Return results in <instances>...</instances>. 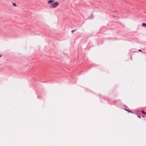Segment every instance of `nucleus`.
Masks as SVG:
<instances>
[{"label":"nucleus","instance_id":"obj_1","mask_svg":"<svg viewBox=\"0 0 146 146\" xmlns=\"http://www.w3.org/2000/svg\"><path fill=\"white\" fill-rule=\"evenodd\" d=\"M52 5L53 7L55 8L58 5V2H56L52 4Z\"/></svg>","mask_w":146,"mask_h":146},{"label":"nucleus","instance_id":"obj_2","mask_svg":"<svg viewBox=\"0 0 146 146\" xmlns=\"http://www.w3.org/2000/svg\"><path fill=\"white\" fill-rule=\"evenodd\" d=\"M54 1L52 0H50L48 2V4H51L54 2Z\"/></svg>","mask_w":146,"mask_h":146},{"label":"nucleus","instance_id":"obj_3","mask_svg":"<svg viewBox=\"0 0 146 146\" xmlns=\"http://www.w3.org/2000/svg\"><path fill=\"white\" fill-rule=\"evenodd\" d=\"M142 26L144 27H146V24L144 23H143L142 25Z\"/></svg>","mask_w":146,"mask_h":146},{"label":"nucleus","instance_id":"obj_4","mask_svg":"<svg viewBox=\"0 0 146 146\" xmlns=\"http://www.w3.org/2000/svg\"><path fill=\"white\" fill-rule=\"evenodd\" d=\"M12 4L14 6V7H16L17 6V5H16V4L15 3H12Z\"/></svg>","mask_w":146,"mask_h":146},{"label":"nucleus","instance_id":"obj_5","mask_svg":"<svg viewBox=\"0 0 146 146\" xmlns=\"http://www.w3.org/2000/svg\"><path fill=\"white\" fill-rule=\"evenodd\" d=\"M141 112L142 113L146 115V113L144 111H142Z\"/></svg>","mask_w":146,"mask_h":146},{"label":"nucleus","instance_id":"obj_6","mask_svg":"<svg viewBox=\"0 0 146 146\" xmlns=\"http://www.w3.org/2000/svg\"><path fill=\"white\" fill-rule=\"evenodd\" d=\"M125 110H127V111H128L129 112H131V113H133L132 112L128 110H127V109H125Z\"/></svg>","mask_w":146,"mask_h":146},{"label":"nucleus","instance_id":"obj_7","mask_svg":"<svg viewBox=\"0 0 146 146\" xmlns=\"http://www.w3.org/2000/svg\"><path fill=\"white\" fill-rule=\"evenodd\" d=\"M75 31V30H73L71 31V32L72 33H73V32L74 31Z\"/></svg>","mask_w":146,"mask_h":146},{"label":"nucleus","instance_id":"obj_8","mask_svg":"<svg viewBox=\"0 0 146 146\" xmlns=\"http://www.w3.org/2000/svg\"><path fill=\"white\" fill-rule=\"evenodd\" d=\"M137 117H139V118H141V117H140V116L138 115V116H137Z\"/></svg>","mask_w":146,"mask_h":146},{"label":"nucleus","instance_id":"obj_9","mask_svg":"<svg viewBox=\"0 0 146 146\" xmlns=\"http://www.w3.org/2000/svg\"><path fill=\"white\" fill-rule=\"evenodd\" d=\"M138 51H141V50H139Z\"/></svg>","mask_w":146,"mask_h":146},{"label":"nucleus","instance_id":"obj_10","mask_svg":"<svg viewBox=\"0 0 146 146\" xmlns=\"http://www.w3.org/2000/svg\"><path fill=\"white\" fill-rule=\"evenodd\" d=\"M1 55H0V57H1Z\"/></svg>","mask_w":146,"mask_h":146},{"label":"nucleus","instance_id":"obj_11","mask_svg":"<svg viewBox=\"0 0 146 146\" xmlns=\"http://www.w3.org/2000/svg\"><path fill=\"white\" fill-rule=\"evenodd\" d=\"M142 117H144V116L143 115V116H142Z\"/></svg>","mask_w":146,"mask_h":146},{"label":"nucleus","instance_id":"obj_12","mask_svg":"<svg viewBox=\"0 0 146 146\" xmlns=\"http://www.w3.org/2000/svg\"><path fill=\"white\" fill-rule=\"evenodd\" d=\"M145 13H146V12H145Z\"/></svg>","mask_w":146,"mask_h":146}]
</instances>
